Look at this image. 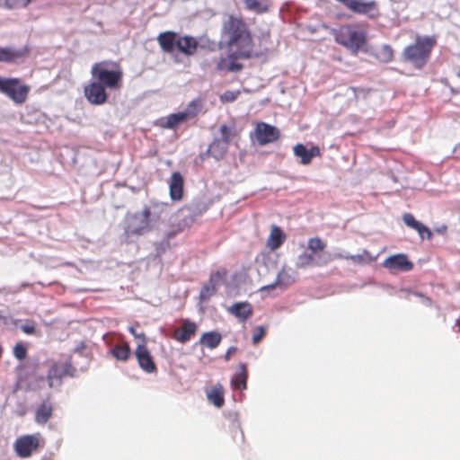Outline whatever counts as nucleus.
<instances>
[{
    "instance_id": "obj_1",
    "label": "nucleus",
    "mask_w": 460,
    "mask_h": 460,
    "mask_svg": "<svg viewBox=\"0 0 460 460\" xmlns=\"http://www.w3.org/2000/svg\"><path fill=\"white\" fill-rule=\"evenodd\" d=\"M221 44H225L228 51L237 50V57H252V40L246 23L239 18L230 16L223 23Z\"/></svg>"
},
{
    "instance_id": "obj_2",
    "label": "nucleus",
    "mask_w": 460,
    "mask_h": 460,
    "mask_svg": "<svg viewBox=\"0 0 460 460\" xmlns=\"http://www.w3.org/2000/svg\"><path fill=\"white\" fill-rule=\"evenodd\" d=\"M435 40L429 36L416 38L415 43L404 48L403 59L415 68L421 69L429 61Z\"/></svg>"
},
{
    "instance_id": "obj_3",
    "label": "nucleus",
    "mask_w": 460,
    "mask_h": 460,
    "mask_svg": "<svg viewBox=\"0 0 460 460\" xmlns=\"http://www.w3.org/2000/svg\"><path fill=\"white\" fill-rule=\"evenodd\" d=\"M92 77L110 90H118L122 85L123 73L116 63H95L91 70Z\"/></svg>"
},
{
    "instance_id": "obj_4",
    "label": "nucleus",
    "mask_w": 460,
    "mask_h": 460,
    "mask_svg": "<svg viewBox=\"0 0 460 460\" xmlns=\"http://www.w3.org/2000/svg\"><path fill=\"white\" fill-rule=\"evenodd\" d=\"M158 214L150 208H145L141 212L127 215L124 232L128 237L143 235L152 229V221L158 219Z\"/></svg>"
},
{
    "instance_id": "obj_5",
    "label": "nucleus",
    "mask_w": 460,
    "mask_h": 460,
    "mask_svg": "<svg viewBox=\"0 0 460 460\" xmlns=\"http://www.w3.org/2000/svg\"><path fill=\"white\" fill-rule=\"evenodd\" d=\"M335 41L357 55L366 43V34L356 30L352 25H342L332 31Z\"/></svg>"
},
{
    "instance_id": "obj_6",
    "label": "nucleus",
    "mask_w": 460,
    "mask_h": 460,
    "mask_svg": "<svg viewBox=\"0 0 460 460\" xmlns=\"http://www.w3.org/2000/svg\"><path fill=\"white\" fill-rule=\"evenodd\" d=\"M30 90V86L22 84L20 78L3 76L0 82V93L17 105L26 102Z\"/></svg>"
},
{
    "instance_id": "obj_7",
    "label": "nucleus",
    "mask_w": 460,
    "mask_h": 460,
    "mask_svg": "<svg viewBox=\"0 0 460 460\" xmlns=\"http://www.w3.org/2000/svg\"><path fill=\"white\" fill-rule=\"evenodd\" d=\"M76 369L70 360L54 362L48 371V385L50 388H58L64 377H74Z\"/></svg>"
},
{
    "instance_id": "obj_8",
    "label": "nucleus",
    "mask_w": 460,
    "mask_h": 460,
    "mask_svg": "<svg viewBox=\"0 0 460 460\" xmlns=\"http://www.w3.org/2000/svg\"><path fill=\"white\" fill-rule=\"evenodd\" d=\"M104 86L93 80L84 87V96L87 101L94 105H102L107 102L108 93Z\"/></svg>"
},
{
    "instance_id": "obj_9",
    "label": "nucleus",
    "mask_w": 460,
    "mask_h": 460,
    "mask_svg": "<svg viewBox=\"0 0 460 460\" xmlns=\"http://www.w3.org/2000/svg\"><path fill=\"white\" fill-rule=\"evenodd\" d=\"M383 266L391 271L407 272L413 269V263L404 253L389 256L384 261Z\"/></svg>"
},
{
    "instance_id": "obj_10",
    "label": "nucleus",
    "mask_w": 460,
    "mask_h": 460,
    "mask_svg": "<svg viewBox=\"0 0 460 460\" xmlns=\"http://www.w3.org/2000/svg\"><path fill=\"white\" fill-rule=\"evenodd\" d=\"M256 139L261 146L276 141L280 135L278 128L265 122H260L255 128Z\"/></svg>"
},
{
    "instance_id": "obj_11",
    "label": "nucleus",
    "mask_w": 460,
    "mask_h": 460,
    "mask_svg": "<svg viewBox=\"0 0 460 460\" xmlns=\"http://www.w3.org/2000/svg\"><path fill=\"white\" fill-rule=\"evenodd\" d=\"M135 355L138 366L143 371L148 374L156 372L157 368L155 363L146 344H138Z\"/></svg>"
},
{
    "instance_id": "obj_12",
    "label": "nucleus",
    "mask_w": 460,
    "mask_h": 460,
    "mask_svg": "<svg viewBox=\"0 0 460 460\" xmlns=\"http://www.w3.org/2000/svg\"><path fill=\"white\" fill-rule=\"evenodd\" d=\"M39 447V440L33 435L18 438L14 443V450L20 457H28Z\"/></svg>"
},
{
    "instance_id": "obj_13",
    "label": "nucleus",
    "mask_w": 460,
    "mask_h": 460,
    "mask_svg": "<svg viewBox=\"0 0 460 460\" xmlns=\"http://www.w3.org/2000/svg\"><path fill=\"white\" fill-rule=\"evenodd\" d=\"M169 195L172 201H180L183 197L184 179L180 172H173L169 179Z\"/></svg>"
},
{
    "instance_id": "obj_14",
    "label": "nucleus",
    "mask_w": 460,
    "mask_h": 460,
    "mask_svg": "<svg viewBox=\"0 0 460 460\" xmlns=\"http://www.w3.org/2000/svg\"><path fill=\"white\" fill-rule=\"evenodd\" d=\"M402 221L409 228L415 230L421 240L425 238L430 240L432 238V232L421 222L418 221L411 213H404L402 215Z\"/></svg>"
},
{
    "instance_id": "obj_15",
    "label": "nucleus",
    "mask_w": 460,
    "mask_h": 460,
    "mask_svg": "<svg viewBox=\"0 0 460 460\" xmlns=\"http://www.w3.org/2000/svg\"><path fill=\"white\" fill-rule=\"evenodd\" d=\"M294 155L300 158V163L304 165L309 164L314 157L320 155V148L313 146L307 148L304 144H296L294 148Z\"/></svg>"
},
{
    "instance_id": "obj_16",
    "label": "nucleus",
    "mask_w": 460,
    "mask_h": 460,
    "mask_svg": "<svg viewBox=\"0 0 460 460\" xmlns=\"http://www.w3.org/2000/svg\"><path fill=\"white\" fill-rule=\"evenodd\" d=\"M27 53V47L13 49V47L0 46V62L15 63L17 60L23 58Z\"/></svg>"
},
{
    "instance_id": "obj_17",
    "label": "nucleus",
    "mask_w": 460,
    "mask_h": 460,
    "mask_svg": "<svg viewBox=\"0 0 460 460\" xmlns=\"http://www.w3.org/2000/svg\"><path fill=\"white\" fill-rule=\"evenodd\" d=\"M227 312L244 323L252 315V306L248 302H237L226 308Z\"/></svg>"
},
{
    "instance_id": "obj_18",
    "label": "nucleus",
    "mask_w": 460,
    "mask_h": 460,
    "mask_svg": "<svg viewBox=\"0 0 460 460\" xmlns=\"http://www.w3.org/2000/svg\"><path fill=\"white\" fill-rule=\"evenodd\" d=\"M294 282H295L294 273L289 272V271L286 270L285 269H283L277 275L275 281L270 285L261 287V291L273 289L277 286H279L282 288H287L288 286L292 285Z\"/></svg>"
},
{
    "instance_id": "obj_19",
    "label": "nucleus",
    "mask_w": 460,
    "mask_h": 460,
    "mask_svg": "<svg viewBox=\"0 0 460 460\" xmlns=\"http://www.w3.org/2000/svg\"><path fill=\"white\" fill-rule=\"evenodd\" d=\"M220 280L221 274L218 271L212 273L208 283L204 285L200 290L199 299L201 301H208L213 295H215Z\"/></svg>"
},
{
    "instance_id": "obj_20",
    "label": "nucleus",
    "mask_w": 460,
    "mask_h": 460,
    "mask_svg": "<svg viewBox=\"0 0 460 460\" xmlns=\"http://www.w3.org/2000/svg\"><path fill=\"white\" fill-rule=\"evenodd\" d=\"M53 406L49 399L44 400L37 408L35 421L38 424H46L52 417Z\"/></svg>"
},
{
    "instance_id": "obj_21",
    "label": "nucleus",
    "mask_w": 460,
    "mask_h": 460,
    "mask_svg": "<svg viewBox=\"0 0 460 460\" xmlns=\"http://www.w3.org/2000/svg\"><path fill=\"white\" fill-rule=\"evenodd\" d=\"M240 371L234 373L231 378V386L234 390H245L247 388V378L248 374L246 370V365L241 363L239 365Z\"/></svg>"
},
{
    "instance_id": "obj_22",
    "label": "nucleus",
    "mask_w": 460,
    "mask_h": 460,
    "mask_svg": "<svg viewBox=\"0 0 460 460\" xmlns=\"http://www.w3.org/2000/svg\"><path fill=\"white\" fill-rule=\"evenodd\" d=\"M197 326L193 322L185 320L182 326L178 330L174 337L181 343H186L190 340L196 332Z\"/></svg>"
},
{
    "instance_id": "obj_23",
    "label": "nucleus",
    "mask_w": 460,
    "mask_h": 460,
    "mask_svg": "<svg viewBox=\"0 0 460 460\" xmlns=\"http://www.w3.org/2000/svg\"><path fill=\"white\" fill-rule=\"evenodd\" d=\"M158 42L164 52L171 53L177 47V34L172 31L160 33Z\"/></svg>"
},
{
    "instance_id": "obj_24",
    "label": "nucleus",
    "mask_w": 460,
    "mask_h": 460,
    "mask_svg": "<svg viewBox=\"0 0 460 460\" xmlns=\"http://www.w3.org/2000/svg\"><path fill=\"white\" fill-rule=\"evenodd\" d=\"M326 261H322L320 256H315L313 253L302 252L296 258V268H305L309 265L321 266L325 264Z\"/></svg>"
},
{
    "instance_id": "obj_25",
    "label": "nucleus",
    "mask_w": 460,
    "mask_h": 460,
    "mask_svg": "<svg viewBox=\"0 0 460 460\" xmlns=\"http://www.w3.org/2000/svg\"><path fill=\"white\" fill-rule=\"evenodd\" d=\"M198 47L197 40L191 36L179 37L177 40V49L180 52L186 55L195 53Z\"/></svg>"
},
{
    "instance_id": "obj_26",
    "label": "nucleus",
    "mask_w": 460,
    "mask_h": 460,
    "mask_svg": "<svg viewBox=\"0 0 460 460\" xmlns=\"http://www.w3.org/2000/svg\"><path fill=\"white\" fill-rule=\"evenodd\" d=\"M186 120V114L182 111H179L172 113L165 118H162L159 121L162 128L172 129Z\"/></svg>"
},
{
    "instance_id": "obj_27",
    "label": "nucleus",
    "mask_w": 460,
    "mask_h": 460,
    "mask_svg": "<svg viewBox=\"0 0 460 460\" xmlns=\"http://www.w3.org/2000/svg\"><path fill=\"white\" fill-rule=\"evenodd\" d=\"M228 150V145L224 141L219 140V137H215L213 142L209 145L208 152L216 160H221Z\"/></svg>"
},
{
    "instance_id": "obj_28",
    "label": "nucleus",
    "mask_w": 460,
    "mask_h": 460,
    "mask_svg": "<svg viewBox=\"0 0 460 460\" xmlns=\"http://www.w3.org/2000/svg\"><path fill=\"white\" fill-rule=\"evenodd\" d=\"M110 353L119 361H127L131 356V349L127 342L115 344Z\"/></svg>"
},
{
    "instance_id": "obj_29",
    "label": "nucleus",
    "mask_w": 460,
    "mask_h": 460,
    "mask_svg": "<svg viewBox=\"0 0 460 460\" xmlns=\"http://www.w3.org/2000/svg\"><path fill=\"white\" fill-rule=\"evenodd\" d=\"M221 340L222 335L218 332L212 331L204 332L199 339V343L210 349H213L220 344Z\"/></svg>"
},
{
    "instance_id": "obj_30",
    "label": "nucleus",
    "mask_w": 460,
    "mask_h": 460,
    "mask_svg": "<svg viewBox=\"0 0 460 460\" xmlns=\"http://www.w3.org/2000/svg\"><path fill=\"white\" fill-rule=\"evenodd\" d=\"M208 400L217 408L224 405V389L220 384L216 385L207 393Z\"/></svg>"
},
{
    "instance_id": "obj_31",
    "label": "nucleus",
    "mask_w": 460,
    "mask_h": 460,
    "mask_svg": "<svg viewBox=\"0 0 460 460\" xmlns=\"http://www.w3.org/2000/svg\"><path fill=\"white\" fill-rule=\"evenodd\" d=\"M286 236L280 227L273 226L268 239V246L276 250L285 242Z\"/></svg>"
},
{
    "instance_id": "obj_32",
    "label": "nucleus",
    "mask_w": 460,
    "mask_h": 460,
    "mask_svg": "<svg viewBox=\"0 0 460 460\" xmlns=\"http://www.w3.org/2000/svg\"><path fill=\"white\" fill-rule=\"evenodd\" d=\"M236 53H237V50H234V49H232V51H229L228 64H227L229 72L236 73V72H239L240 70H242L243 65L236 62L237 59H239V58L247 59V58H251V57H237Z\"/></svg>"
},
{
    "instance_id": "obj_33",
    "label": "nucleus",
    "mask_w": 460,
    "mask_h": 460,
    "mask_svg": "<svg viewBox=\"0 0 460 460\" xmlns=\"http://www.w3.org/2000/svg\"><path fill=\"white\" fill-rule=\"evenodd\" d=\"M202 109V102L199 99L192 100L187 107L182 111L186 114V119H191L196 117Z\"/></svg>"
},
{
    "instance_id": "obj_34",
    "label": "nucleus",
    "mask_w": 460,
    "mask_h": 460,
    "mask_svg": "<svg viewBox=\"0 0 460 460\" xmlns=\"http://www.w3.org/2000/svg\"><path fill=\"white\" fill-rule=\"evenodd\" d=\"M377 58L384 63L392 61L394 58V51L391 46L387 44L383 45L377 53Z\"/></svg>"
},
{
    "instance_id": "obj_35",
    "label": "nucleus",
    "mask_w": 460,
    "mask_h": 460,
    "mask_svg": "<svg viewBox=\"0 0 460 460\" xmlns=\"http://www.w3.org/2000/svg\"><path fill=\"white\" fill-rule=\"evenodd\" d=\"M308 249L315 255L318 252L325 248V243L319 237L309 238L307 243Z\"/></svg>"
},
{
    "instance_id": "obj_36",
    "label": "nucleus",
    "mask_w": 460,
    "mask_h": 460,
    "mask_svg": "<svg viewBox=\"0 0 460 460\" xmlns=\"http://www.w3.org/2000/svg\"><path fill=\"white\" fill-rule=\"evenodd\" d=\"M367 252L364 251L363 254L351 255V254H349L348 252H344V253L338 254L336 257L351 260L354 262L361 263V262L365 261V255H367Z\"/></svg>"
},
{
    "instance_id": "obj_37",
    "label": "nucleus",
    "mask_w": 460,
    "mask_h": 460,
    "mask_svg": "<svg viewBox=\"0 0 460 460\" xmlns=\"http://www.w3.org/2000/svg\"><path fill=\"white\" fill-rule=\"evenodd\" d=\"M31 0H4V5L7 9H13L18 6L26 7Z\"/></svg>"
},
{
    "instance_id": "obj_38",
    "label": "nucleus",
    "mask_w": 460,
    "mask_h": 460,
    "mask_svg": "<svg viewBox=\"0 0 460 460\" xmlns=\"http://www.w3.org/2000/svg\"><path fill=\"white\" fill-rule=\"evenodd\" d=\"M219 130L221 133V138H219V140L224 141L226 145L229 146L231 137L233 135L232 128L226 125H221Z\"/></svg>"
},
{
    "instance_id": "obj_39",
    "label": "nucleus",
    "mask_w": 460,
    "mask_h": 460,
    "mask_svg": "<svg viewBox=\"0 0 460 460\" xmlns=\"http://www.w3.org/2000/svg\"><path fill=\"white\" fill-rule=\"evenodd\" d=\"M13 355L19 360L24 359L27 356L26 347L22 343H17L13 348Z\"/></svg>"
},
{
    "instance_id": "obj_40",
    "label": "nucleus",
    "mask_w": 460,
    "mask_h": 460,
    "mask_svg": "<svg viewBox=\"0 0 460 460\" xmlns=\"http://www.w3.org/2000/svg\"><path fill=\"white\" fill-rule=\"evenodd\" d=\"M403 291L412 294L413 296L419 297L420 299V302L425 305L426 306H431L432 305V300L425 296L424 294L419 292V291H411V289H404Z\"/></svg>"
},
{
    "instance_id": "obj_41",
    "label": "nucleus",
    "mask_w": 460,
    "mask_h": 460,
    "mask_svg": "<svg viewBox=\"0 0 460 460\" xmlns=\"http://www.w3.org/2000/svg\"><path fill=\"white\" fill-rule=\"evenodd\" d=\"M265 332H266V330L263 326H261V325L257 326L253 330L252 342L254 344L259 343L261 341V339L263 338V336L265 335Z\"/></svg>"
},
{
    "instance_id": "obj_42",
    "label": "nucleus",
    "mask_w": 460,
    "mask_h": 460,
    "mask_svg": "<svg viewBox=\"0 0 460 460\" xmlns=\"http://www.w3.org/2000/svg\"><path fill=\"white\" fill-rule=\"evenodd\" d=\"M20 329L28 335H37L40 336V334L36 331L35 326L32 323H26L22 325H20Z\"/></svg>"
},
{
    "instance_id": "obj_43",
    "label": "nucleus",
    "mask_w": 460,
    "mask_h": 460,
    "mask_svg": "<svg viewBox=\"0 0 460 460\" xmlns=\"http://www.w3.org/2000/svg\"><path fill=\"white\" fill-rule=\"evenodd\" d=\"M128 332L136 338L142 341L141 344H146V336L143 332H137L135 326H129Z\"/></svg>"
},
{
    "instance_id": "obj_44",
    "label": "nucleus",
    "mask_w": 460,
    "mask_h": 460,
    "mask_svg": "<svg viewBox=\"0 0 460 460\" xmlns=\"http://www.w3.org/2000/svg\"><path fill=\"white\" fill-rule=\"evenodd\" d=\"M246 7L252 11H257L261 5L258 0H243Z\"/></svg>"
},
{
    "instance_id": "obj_45",
    "label": "nucleus",
    "mask_w": 460,
    "mask_h": 460,
    "mask_svg": "<svg viewBox=\"0 0 460 460\" xmlns=\"http://www.w3.org/2000/svg\"><path fill=\"white\" fill-rule=\"evenodd\" d=\"M227 64H228V57L221 58L217 64V69L219 71H228Z\"/></svg>"
},
{
    "instance_id": "obj_46",
    "label": "nucleus",
    "mask_w": 460,
    "mask_h": 460,
    "mask_svg": "<svg viewBox=\"0 0 460 460\" xmlns=\"http://www.w3.org/2000/svg\"><path fill=\"white\" fill-rule=\"evenodd\" d=\"M236 96L237 94L234 92L227 91L221 96V99L226 102H233L236 99Z\"/></svg>"
},
{
    "instance_id": "obj_47",
    "label": "nucleus",
    "mask_w": 460,
    "mask_h": 460,
    "mask_svg": "<svg viewBox=\"0 0 460 460\" xmlns=\"http://www.w3.org/2000/svg\"><path fill=\"white\" fill-rule=\"evenodd\" d=\"M85 349H86V344H85L84 341H81V342H79V343L75 346V348L74 349V351H75V353H78V354H80V355H82V356H83V355H84V353Z\"/></svg>"
},
{
    "instance_id": "obj_48",
    "label": "nucleus",
    "mask_w": 460,
    "mask_h": 460,
    "mask_svg": "<svg viewBox=\"0 0 460 460\" xmlns=\"http://www.w3.org/2000/svg\"><path fill=\"white\" fill-rule=\"evenodd\" d=\"M381 288L386 291L390 296H394L395 294L394 288L390 285H382Z\"/></svg>"
},
{
    "instance_id": "obj_49",
    "label": "nucleus",
    "mask_w": 460,
    "mask_h": 460,
    "mask_svg": "<svg viewBox=\"0 0 460 460\" xmlns=\"http://www.w3.org/2000/svg\"><path fill=\"white\" fill-rule=\"evenodd\" d=\"M235 351H236V348H235V347H234V346L230 347V348L226 350V352L225 359H226V361H227V360H229V359H230V357H231V355H232L234 352H235Z\"/></svg>"
},
{
    "instance_id": "obj_50",
    "label": "nucleus",
    "mask_w": 460,
    "mask_h": 460,
    "mask_svg": "<svg viewBox=\"0 0 460 460\" xmlns=\"http://www.w3.org/2000/svg\"><path fill=\"white\" fill-rule=\"evenodd\" d=\"M167 207V204L166 203H158V202H153V209H159V210H163L164 208H165Z\"/></svg>"
},
{
    "instance_id": "obj_51",
    "label": "nucleus",
    "mask_w": 460,
    "mask_h": 460,
    "mask_svg": "<svg viewBox=\"0 0 460 460\" xmlns=\"http://www.w3.org/2000/svg\"><path fill=\"white\" fill-rule=\"evenodd\" d=\"M447 227L445 225H442L440 226L435 227L434 231L438 234H444L447 231Z\"/></svg>"
},
{
    "instance_id": "obj_52",
    "label": "nucleus",
    "mask_w": 460,
    "mask_h": 460,
    "mask_svg": "<svg viewBox=\"0 0 460 460\" xmlns=\"http://www.w3.org/2000/svg\"><path fill=\"white\" fill-rule=\"evenodd\" d=\"M232 418H233V421H234V422H235L236 427H237L238 429H240V422H239V420H238L237 413H236V412H234V413L232 414Z\"/></svg>"
},
{
    "instance_id": "obj_53",
    "label": "nucleus",
    "mask_w": 460,
    "mask_h": 460,
    "mask_svg": "<svg viewBox=\"0 0 460 460\" xmlns=\"http://www.w3.org/2000/svg\"><path fill=\"white\" fill-rule=\"evenodd\" d=\"M455 327L457 328V332H460V318L456 319Z\"/></svg>"
},
{
    "instance_id": "obj_54",
    "label": "nucleus",
    "mask_w": 460,
    "mask_h": 460,
    "mask_svg": "<svg viewBox=\"0 0 460 460\" xmlns=\"http://www.w3.org/2000/svg\"><path fill=\"white\" fill-rule=\"evenodd\" d=\"M459 149H460V144L456 147L455 151L456 152Z\"/></svg>"
},
{
    "instance_id": "obj_55",
    "label": "nucleus",
    "mask_w": 460,
    "mask_h": 460,
    "mask_svg": "<svg viewBox=\"0 0 460 460\" xmlns=\"http://www.w3.org/2000/svg\"><path fill=\"white\" fill-rule=\"evenodd\" d=\"M456 93L460 94V88L456 91Z\"/></svg>"
},
{
    "instance_id": "obj_56",
    "label": "nucleus",
    "mask_w": 460,
    "mask_h": 460,
    "mask_svg": "<svg viewBox=\"0 0 460 460\" xmlns=\"http://www.w3.org/2000/svg\"><path fill=\"white\" fill-rule=\"evenodd\" d=\"M0 2H2V0H0Z\"/></svg>"
},
{
    "instance_id": "obj_57",
    "label": "nucleus",
    "mask_w": 460,
    "mask_h": 460,
    "mask_svg": "<svg viewBox=\"0 0 460 460\" xmlns=\"http://www.w3.org/2000/svg\"><path fill=\"white\" fill-rule=\"evenodd\" d=\"M1 291H2V290L0 289V292H1Z\"/></svg>"
},
{
    "instance_id": "obj_58",
    "label": "nucleus",
    "mask_w": 460,
    "mask_h": 460,
    "mask_svg": "<svg viewBox=\"0 0 460 460\" xmlns=\"http://www.w3.org/2000/svg\"><path fill=\"white\" fill-rule=\"evenodd\" d=\"M44 460V459H43Z\"/></svg>"
}]
</instances>
